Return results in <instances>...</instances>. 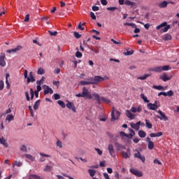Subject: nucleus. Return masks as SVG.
Returning <instances> with one entry per match:
<instances>
[{"instance_id":"nucleus-1","label":"nucleus","mask_w":179,"mask_h":179,"mask_svg":"<svg viewBox=\"0 0 179 179\" xmlns=\"http://www.w3.org/2000/svg\"><path fill=\"white\" fill-rule=\"evenodd\" d=\"M142 113V106L138 105L137 106H132L130 110H126V117L129 120H135L136 115L135 114Z\"/></svg>"},{"instance_id":"nucleus-2","label":"nucleus","mask_w":179,"mask_h":179,"mask_svg":"<svg viewBox=\"0 0 179 179\" xmlns=\"http://www.w3.org/2000/svg\"><path fill=\"white\" fill-rule=\"evenodd\" d=\"M76 97H86L89 100H92V99H93V94H92L90 93L88 88L84 87L83 88V92L76 94Z\"/></svg>"},{"instance_id":"nucleus-3","label":"nucleus","mask_w":179,"mask_h":179,"mask_svg":"<svg viewBox=\"0 0 179 179\" xmlns=\"http://www.w3.org/2000/svg\"><path fill=\"white\" fill-rule=\"evenodd\" d=\"M110 78L106 76L104 77H101V76H95L94 78H91V81L92 85H99V83L108 80Z\"/></svg>"},{"instance_id":"nucleus-4","label":"nucleus","mask_w":179,"mask_h":179,"mask_svg":"<svg viewBox=\"0 0 179 179\" xmlns=\"http://www.w3.org/2000/svg\"><path fill=\"white\" fill-rule=\"evenodd\" d=\"M121 115V112L115 110V108L113 107L111 110V121L114 122V121H117V120H120V117Z\"/></svg>"},{"instance_id":"nucleus-5","label":"nucleus","mask_w":179,"mask_h":179,"mask_svg":"<svg viewBox=\"0 0 179 179\" xmlns=\"http://www.w3.org/2000/svg\"><path fill=\"white\" fill-rule=\"evenodd\" d=\"M170 29V24H167L166 22L162 23L161 24L156 27L157 30H160L162 33H166Z\"/></svg>"},{"instance_id":"nucleus-6","label":"nucleus","mask_w":179,"mask_h":179,"mask_svg":"<svg viewBox=\"0 0 179 179\" xmlns=\"http://www.w3.org/2000/svg\"><path fill=\"white\" fill-rule=\"evenodd\" d=\"M28 71L27 70H24V79H27V83H34V82H36V78H34V76H33V72L31 71L29 74V77L27 76Z\"/></svg>"},{"instance_id":"nucleus-7","label":"nucleus","mask_w":179,"mask_h":179,"mask_svg":"<svg viewBox=\"0 0 179 179\" xmlns=\"http://www.w3.org/2000/svg\"><path fill=\"white\" fill-rule=\"evenodd\" d=\"M158 114H159L160 116L157 115V118H159L161 121H169V117L166 116V114H164L163 111L158 110Z\"/></svg>"},{"instance_id":"nucleus-8","label":"nucleus","mask_w":179,"mask_h":179,"mask_svg":"<svg viewBox=\"0 0 179 179\" xmlns=\"http://www.w3.org/2000/svg\"><path fill=\"white\" fill-rule=\"evenodd\" d=\"M147 107L149 108V110H152L153 111H156V110L159 108V106H157V101H155L154 103H148Z\"/></svg>"},{"instance_id":"nucleus-9","label":"nucleus","mask_w":179,"mask_h":179,"mask_svg":"<svg viewBox=\"0 0 179 179\" xmlns=\"http://www.w3.org/2000/svg\"><path fill=\"white\" fill-rule=\"evenodd\" d=\"M43 89L44 90L43 93L44 94H48L50 93V94H52V93H54V91L52 90V88H50V87H48V85H43Z\"/></svg>"},{"instance_id":"nucleus-10","label":"nucleus","mask_w":179,"mask_h":179,"mask_svg":"<svg viewBox=\"0 0 179 179\" xmlns=\"http://www.w3.org/2000/svg\"><path fill=\"white\" fill-rule=\"evenodd\" d=\"M146 142H148V148L150 150H153L155 149V143L150 140V137L146 138Z\"/></svg>"},{"instance_id":"nucleus-11","label":"nucleus","mask_w":179,"mask_h":179,"mask_svg":"<svg viewBox=\"0 0 179 179\" xmlns=\"http://www.w3.org/2000/svg\"><path fill=\"white\" fill-rule=\"evenodd\" d=\"M130 173H131V174H134V176H136V177H142V176H143L142 171L134 169H130Z\"/></svg>"},{"instance_id":"nucleus-12","label":"nucleus","mask_w":179,"mask_h":179,"mask_svg":"<svg viewBox=\"0 0 179 179\" xmlns=\"http://www.w3.org/2000/svg\"><path fill=\"white\" fill-rule=\"evenodd\" d=\"M108 150L111 157H115V151L114 150V147L113 146V144L108 145Z\"/></svg>"},{"instance_id":"nucleus-13","label":"nucleus","mask_w":179,"mask_h":179,"mask_svg":"<svg viewBox=\"0 0 179 179\" xmlns=\"http://www.w3.org/2000/svg\"><path fill=\"white\" fill-rule=\"evenodd\" d=\"M134 157H136V159H139L143 163H145V162H146V158L145 157V156L141 155V152H137V153L134 154Z\"/></svg>"},{"instance_id":"nucleus-14","label":"nucleus","mask_w":179,"mask_h":179,"mask_svg":"<svg viewBox=\"0 0 179 179\" xmlns=\"http://www.w3.org/2000/svg\"><path fill=\"white\" fill-rule=\"evenodd\" d=\"M67 108H69V110H72L73 113H76V108H75V105L73 104V102H71L69 101H67L66 103Z\"/></svg>"},{"instance_id":"nucleus-15","label":"nucleus","mask_w":179,"mask_h":179,"mask_svg":"<svg viewBox=\"0 0 179 179\" xmlns=\"http://www.w3.org/2000/svg\"><path fill=\"white\" fill-rule=\"evenodd\" d=\"M93 97H94L96 101L97 102V104H101V97L99 94H96V92L92 93Z\"/></svg>"},{"instance_id":"nucleus-16","label":"nucleus","mask_w":179,"mask_h":179,"mask_svg":"<svg viewBox=\"0 0 179 179\" xmlns=\"http://www.w3.org/2000/svg\"><path fill=\"white\" fill-rule=\"evenodd\" d=\"M130 125L133 129H135V131H139V128L141 127V121L137 123H131Z\"/></svg>"},{"instance_id":"nucleus-17","label":"nucleus","mask_w":179,"mask_h":179,"mask_svg":"<svg viewBox=\"0 0 179 179\" xmlns=\"http://www.w3.org/2000/svg\"><path fill=\"white\" fill-rule=\"evenodd\" d=\"M159 79L163 80V82H167L168 80H171V77L169 76V75L164 73L163 75L159 76Z\"/></svg>"},{"instance_id":"nucleus-18","label":"nucleus","mask_w":179,"mask_h":179,"mask_svg":"<svg viewBox=\"0 0 179 179\" xmlns=\"http://www.w3.org/2000/svg\"><path fill=\"white\" fill-rule=\"evenodd\" d=\"M122 156L123 159H129L131 157V151L129 149L127 150V152L122 151Z\"/></svg>"},{"instance_id":"nucleus-19","label":"nucleus","mask_w":179,"mask_h":179,"mask_svg":"<svg viewBox=\"0 0 179 179\" xmlns=\"http://www.w3.org/2000/svg\"><path fill=\"white\" fill-rule=\"evenodd\" d=\"M20 50H22V46L19 45L14 49L8 50L7 52H8V54H13V52H17V51H20Z\"/></svg>"},{"instance_id":"nucleus-20","label":"nucleus","mask_w":179,"mask_h":179,"mask_svg":"<svg viewBox=\"0 0 179 179\" xmlns=\"http://www.w3.org/2000/svg\"><path fill=\"white\" fill-rule=\"evenodd\" d=\"M6 62H5V54H1L0 55V65L1 66H5Z\"/></svg>"},{"instance_id":"nucleus-21","label":"nucleus","mask_w":179,"mask_h":179,"mask_svg":"<svg viewBox=\"0 0 179 179\" xmlns=\"http://www.w3.org/2000/svg\"><path fill=\"white\" fill-rule=\"evenodd\" d=\"M163 135V132L159 131L158 133H151L150 134V138H157L159 136H162Z\"/></svg>"},{"instance_id":"nucleus-22","label":"nucleus","mask_w":179,"mask_h":179,"mask_svg":"<svg viewBox=\"0 0 179 179\" xmlns=\"http://www.w3.org/2000/svg\"><path fill=\"white\" fill-rule=\"evenodd\" d=\"M101 100L102 103H105V104H110V103H111V100L108 99L107 97L101 96Z\"/></svg>"},{"instance_id":"nucleus-23","label":"nucleus","mask_w":179,"mask_h":179,"mask_svg":"<svg viewBox=\"0 0 179 179\" xmlns=\"http://www.w3.org/2000/svg\"><path fill=\"white\" fill-rule=\"evenodd\" d=\"M80 85H81V86H87L89 85H92V79H90V81L82 80L80 82Z\"/></svg>"},{"instance_id":"nucleus-24","label":"nucleus","mask_w":179,"mask_h":179,"mask_svg":"<svg viewBox=\"0 0 179 179\" xmlns=\"http://www.w3.org/2000/svg\"><path fill=\"white\" fill-rule=\"evenodd\" d=\"M15 120V116L12 114L7 115L6 117V121H8V122H10V121H13Z\"/></svg>"},{"instance_id":"nucleus-25","label":"nucleus","mask_w":179,"mask_h":179,"mask_svg":"<svg viewBox=\"0 0 179 179\" xmlns=\"http://www.w3.org/2000/svg\"><path fill=\"white\" fill-rule=\"evenodd\" d=\"M0 143H1V145H3L5 148H8V143H6V141L5 140V138H3V136H0Z\"/></svg>"},{"instance_id":"nucleus-26","label":"nucleus","mask_w":179,"mask_h":179,"mask_svg":"<svg viewBox=\"0 0 179 179\" xmlns=\"http://www.w3.org/2000/svg\"><path fill=\"white\" fill-rule=\"evenodd\" d=\"M149 76H152V73H146L144 76L138 77L137 79H140V80H145V79L149 78Z\"/></svg>"},{"instance_id":"nucleus-27","label":"nucleus","mask_w":179,"mask_h":179,"mask_svg":"<svg viewBox=\"0 0 179 179\" xmlns=\"http://www.w3.org/2000/svg\"><path fill=\"white\" fill-rule=\"evenodd\" d=\"M115 145L117 150H122V149H125V146H124L118 143H115Z\"/></svg>"},{"instance_id":"nucleus-28","label":"nucleus","mask_w":179,"mask_h":179,"mask_svg":"<svg viewBox=\"0 0 179 179\" xmlns=\"http://www.w3.org/2000/svg\"><path fill=\"white\" fill-rule=\"evenodd\" d=\"M152 71H154V72H158L160 73L162 72V66H156L152 69Z\"/></svg>"},{"instance_id":"nucleus-29","label":"nucleus","mask_w":179,"mask_h":179,"mask_svg":"<svg viewBox=\"0 0 179 179\" xmlns=\"http://www.w3.org/2000/svg\"><path fill=\"white\" fill-rule=\"evenodd\" d=\"M125 5H128V6H135V5H136V3L135 2H132L129 0H126L124 1Z\"/></svg>"},{"instance_id":"nucleus-30","label":"nucleus","mask_w":179,"mask_h":179,"mask_svg":"<svg viewBox=\"0 0 179 179\" xmlns=\"http://www.w3.org/2000/svg\"><path fill=\"white\" fill-rule=\"evenodd\" d=\"M145 125L147 128H148V129H152L153 127V124H152V123H150V122H149V120H148L147 119H145Z\"/></svg>"},{"instance_id":"nucleus-31","label":"nucleus","mask_w":179,"mask_h":179,"mask_svg":"<svg viewBox=\"0 0 179 179\" xmlns=\"http://www.w3.org/2000/svg\"><path fill=\"white\" fill-rule=\"evenodd\" d=\"M138 136H140V138H145L146 136V132L143 130H139Z\"/></svg>"},{"instance_id":"nucleus-32","label":"nucleus","mask_w":179,"mask_h":179,"mask_svg":"<svg viewBox=\"0 0 179 179\" xmlns=\"http://www.w3.org/2000/svg\"><path fill=\"white\" fill-rule=\"evenodd\" d=\"M25 157L30 162H34V157H32L31 155L26 154Z\"/></svg>"},{"instance_id":"nucleus-33","label":"nucleus","mask_w":179,"mask_h":179,"mask_svg":"<svg viewBox=\"0 0 179 179\" xmlns=\"http://www.w3.org/2000/svg\"><path fill=\"white\" fill-rule=\"evenodd\" d=\"M167 5H169V3L167 1H162V3H160L159 4V6L160 8H166Z\"/></svg>"},{"instance_id":"nucleus-34","label":"nucleus","mask_w":179,"mask_h":179,"mask_svg":"<svg viewBox=\"0 0 179 179\" xmlns=\"http://www.w3.org/2000/svg\"><path fill=\"white\" fill-rule=\"evenodd\" d=\"M29 179H41V178L36 174H31L29 176Z\"/></svg>"},{"instance_id":"nucleus-35","label":"nucleus","mask_w":179,"mask_h":179,"mask_svg":"<svg viewBox=\"0 0 179 179\" xmlns=\"http://www.w3.org/2000/svg\"><path fill=\"white\" fill-rule=\"evenodd\" d=\"M88 173L90 177H94L96 176V171L94 169H88Z\"/></svg>"},{"instance_id":"nucleus-36","label":"nucleus","mask_w":179,"mask_h":179,"mask_svg":"<svg viewBox=\"0 0 179 179\" xmlns=\"http://www.w3.org/2000/svg\"><path fill=\"white\" fill-rule=\"evenodd\" d=\"M141 97L145 103L150 102L149 99H148V97H146V96H145L144 94H141Z\"/></svg>"},{"instance_id":"nucleus-37","label":"nucleus","mask_w":179,"mask_h":179,"mask_svg":"<svg viewBox=\"0 0 179 179\" xmlns=\"http://www.w3.org/2000/svg\"><path fill=\"white\" fill-rule=\"evenodd\" d=\"M163 40H164L165 41H169V40H171V35L169 34L164 35Z\"/></svg>"},{"instance_id":"nucleus-38","label":"nucleus","mask_w":179,"mask_h":179,"mask_svg":"<svg viewBox=\"0 0 179 179\" xmlns=\"http://www.w3.org/2000/svg\"><path fill=\"white\" fill-rule=\"evenodd\" d=\"M38 75H44L45 73V71H44V69L43 68H39L37 71Z\"/></svg>"},{"instance_id":"nucleus-39","label":"nucleus","mask_w":179,"mask_h":179,"mask_svg":"<svg viewBox=\"0 0 179 179\" xmlns=\"http://www.w3.org/2000/svg\"><path fill=\"white\" fill-rule=\"evenodd\" d=\"M153 89H156V90H164V87L162 85H153Z\"/></svg>"},{"instance_id":"nucleus-40","label":"nucleus","mask_w":179,"mask_h":179,"mask_svg":"<svg viewBox=\"0 0 179 179\" xmlns=\"http://www.w3.org/2000/svg\"><path fill=\"white\" fill-rule=\"evenodd\" d=\"M22 164H23L22 162L15 161L13 164V167L14 168L15 166H16L17 167H20Z\"/></svg>"},{"instance_id":"nucleus-41","label":"nucleus","mask_w":179,"mask_h":179,"mask_svg":"<svg viewBox=\"0 0 179 179\" xmlns=\"http://www.w3.org/2000/svg\"><path fill=\"white\" fill-rule=\"evenodd\" d=\"M44 83V77H42V78L36 82L37 86H41Z\"/></svg>"},{"instance_id":"nucleus-42","label":"nucleus","mask_w":179,"mask_h":179,"mask_svg":"<svg viewBox=\"0 0 179 179\" xmlns=\"http://www.w3.org/2000/svg\"><path fill=\"white\" fill-rule=\"evenodd\" d=\"M9 76V73L6 74V85H7V89L10 88V85H9V82L8 81V77Z\"/></svg>"},{"instance_id":"nucleus-43","label":"nucleus","mask_w":179,"mask_h":179,"mask_svg":"<svg viewBox=\"0 0 179 179\" xmlns=\"http://www.w3.org/2000/svg\"><path fill=\"white\" fill-rule=\"evenodd\" d=\"M40 100H38L36 103H35V104H34V110H38V106H40Z\"/></svg>"},{"instance_id":"nucleus-44","label":"nucleus","mask_w":179,"mask_h":179,"mask_svg":"<svg viewBox=\"0 0 179 179\" xmlns=\"http://www.w3.org/2000/svg\"><path fill=\"white\" fill-rule=\"evenodd\" d=\"M52 170V166L47 165L45 169H43V171H51Z\"/></svg>"},{"instance_id":"nucleus-45","label":"nucleus","mask_w":179,"mask_h":179,"mask_svg":"<svg viewBox=\"0 0 179 179\" xmlns=\"http://www.w3.org/2000/svg\"><path fill=\"white\" fill-rule=\"evenodd\" d=\"M57 103L60 107H62V108H65V103L63 101H58Z\"/></svg>"},{"instance_id":"nucleus-46","label":"nucleus","mask_w":179,"mask_h":179,"mask_svg":"<svg viewBox=\"0 0 179 179\" xmlns=\"http://www.w3.org/2000/svg\"><path fill=\"white\" fill-rule=\"evenodd\" d=\"M124 26H131V27H136V25L134 23L125 22Z\"/></svg>"},{"instance_id":"nucleus-47","label":"nucleus","mask_w":179,"mask_h":179,"mask_svg":"<svg viewBox=\"0 0 179 179\" xmlns=\"http://www.w3.org/2000/svg\"><path fill=\"white\" fill-rule=\"evenodd\" d=\"M73 36L76 37V38H80V37H82V35H80L79 32H74Z\"/></svg>"},{"instance_id":"nucleus-48","label":"nucleus","mask_w":179,"mask_h":179,"mask_svg":"<svg viewBox=\"0 0 179 179\" xmlns=\"http://www.w3.org/2000/svg\"><path fill=\"white\" fill-rule=\"evenodd\" d=\"M30 94H31V100H33L34 98V91L33 90V88L30 89Z\"/></svg>"},{"instance_id":"nucleus-49","label":"nucleus","mask_w":179,"mask_h":179,"mask_svg":"<svg viewBox=\"0 0 179 179\" xmlns=\"http://www.w3.org/2000/svg\"><path fill=\"white\" fill-rule=\"evenodd\" d=\"M20 150H22V152H27V148L26 145H21Z\"/></svg>"},{"instance_id":"nucleus-50","label":"nucleus","mask_w":179,"mask_h":179,"mask_svg":"<svg viewBox=\"0 0 179 179\" xmlns=\"http://www.w3.org/2000/svg\"><path fill=\"white\" fill-rule=\"evenodd\" d=\"M82 52L78 51L76 52V57H77V58H82Z\"/></svg>"},{"instance_id":"nucleus-51","label":"nucleus","mask_w":179,"mask_h":179,"mask_svg":"<svg viewBox=\"0 0 179 179\" xmlns=\"http://www.w3.org/2000/svg\"><path fill=\"white\" fill-rule=\"evenodd\" d=\"M56 145H57V146L58 147V148H62V142H61V141H59V140H58L57 141V143H56Z\"/></svg>"},{"instance_id":"nucleus-52","label":"nucleus","mask_w":179,"mask_h":179,"mask_svg":"<svg viewBox=\"0 0 179 179\" xmlns=\"http://www.w3.org/2000/svg\"><path fill=\"white\" fill-rule=\"evenodd\" d=\"M107 10H110L112 12H114V10H117V8L116 7H108Z\"/></svg>"},{"instance_id":"nucleus-53","label":"nucleus","mask_w":179,"mask_h":179,"mask_svg":"<svg viewBox=\"0 0 179 179\" xmlns=\"http://www.w3.org/2000/svg\"><path fill=\"white\" fill-rule=\"evenodd\" d=\"M53 96L55 100H59V99H61V96L58 94H55Z\"/></svg>"},{"instance_id":"nucleus-54","label":"nucleus","mask_w":179,"mask_h":179,"mask_svg":"<svg viewBox=\"0 0 179 179\" xmlns=\"http://www.w3.org/2000/svg\"><path fill=\"white\" fill-rule=\"evenodd\" d=\"M96 152L99 155V156H101L103 155V151H101L99 148H94Z\"/></svg>"},{"instance_id":"nucleus-55","label":"nucleus","mask_w":179,"mask_h":179,"mask_svg":"<svg viewBox=\"0 0 179 179\" xmlns=\"http://www.w3.org/2000/svg\"><path fill=\"white\" fill-rule=\"evenodd\" d=\"M5 86V84L3 83V81H0V90H3V87Z\"/></svg>"},{"instance_id":"nucleus-56","label":"nucleus","mask_w":179,"mask_h":179,"mask_svg":"<svg viewBox=\"0 0 179 179\" xmlns=\"http://www.w3.org/2000/svg\"><path fill=\"white\" fill-rule=\"evenodd\" d=\"M171 69H170V66H162V71H169V70H170Z\"/></svg>"},{"instance_id":"nucleus-57","label":"nucleus","mask_w":179,"mask_h":179,"mask_svg":"<svg viewBox=\"0 0 179 179\" xmlns=\"http://www.w3.org/2000/svg\"><path fill=\"white\" fill-rule=\"evenodd\" d=\"M91 51H93L95 54H99V49H96L94 48H90Z\"/></svg>"},{"instance_id":"nucleus-58","label":"nucleus","mask_w":179,"mask_h":179,"mask_svg":"<svg viewBox=\"0 0 179 179\" xmlns=\"http://www.w3.org/2000/svg\"><path fill=\"white\" fill-rule=\"evenodd\" d=\"M174 92H173L172 90H169V92H167V96H169V97H171V96H173Z\"/></svg>"},{"instance_id":"nucleus-59","label":"nucleus","mask_w":179,"mask_h":179,"mask_svg":"<svg viewBox=\"0 0 179 179\" xmlns=\"http://www.w3.org/2000/svg\"><path fill=\"white\" fill-rule=\"evenodd\" d=\"M49 34L50 36H56L57 34H58V32L55 31H49Z\"/></svg>"},{"instance_id":"nucleus-60","label":"nucleus","mask_w":179,"mask_h":179,"mask_svg":"<svg viewBox=\"0 0 179 179\" xmlns=\"http://www.w3.org/2000/svg\"><path fill=\"white\" fill-rule=\"evenodd\" d=\"M92 33H94L96 36H100V31H99L97 30L92 29Z\"/></svg>"},{"instance_id":"nucleus-61","label":"nucleus","mask_w":179,"mask_h":179,"mask_svg":"<svg viewBox=\"0 0 179 179\" xmlns=\"http://www.w3.org/2000/svg\"><path fill=\"white\" fill-rule=\"evenodd\" d=\"M154 163H155V164H159V165H162V162H160L159 159H155V160H154Z\"/></svg>"},{"instance_id":"nucleus-62","label":"nucleus","mask_w":179,"mask_h":179,"mask_svg":"<svg viewBox=\"0 0 179 179\" xmlns=\"http://www.w3.org/2000/svg\"><path fill=\"white\" fill-rule=\"evenodd\" d=\"M90 16H91L92 19H93V20H96V15H94V13L91 12Z\"/></svg>"},{"instance_id":"nucleus-63","label":"nucleus","mask_w":179,"mask_h":179,"mask_svg":"<svg viewBox=\"0 0 179 179\" xmlns=\"http://www.w3.org/2000/svg\"><path fill=\"white\" fill-rule=\"evenodd\" d=\"M30 19V15L29 14L25 15L24 22H29Z\"/></svg>"},{"instance_id":"nucleus-64","label":"nucleus","mask_w":179,"mask_h":179,"mask_svg":"<svg viewBox=\"0 0 179 179\" xmlns=\"http://www.w3.org/2000/svg\"><path fill=\"white\" fill-rule=\"evenodd\" d=\"M103 177L105 179H111V178H110V176H108V173H103Z\"/></svg>"}]
</instances>
